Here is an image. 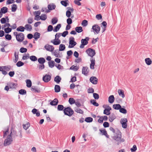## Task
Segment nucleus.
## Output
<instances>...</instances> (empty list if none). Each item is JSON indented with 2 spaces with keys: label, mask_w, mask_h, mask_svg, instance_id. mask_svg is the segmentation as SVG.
I'll list each match as a JSON object with an SVG mask.
<instances>
[{
  "label": "nucleus",
  "mask_w": 152,
  "mask_h": 152,
  "mask_svg": "<svg viewBox=\"0 0 152 152\" xmlns=\"http://www.w3.org/2000/svg\"><path fill=\"white\" fill-rule=\"evenodd\" d=\"M24 35L23 33H20L18 34L17 39H16V40L18 42H22L24 40Z\"/></svg>",
  "instance_id": "1a4fd4ad"
},
{
  "label": "nucleus",
  "mask_w": 152,
  "mask_h": 152,
  "mask_svg": "<svg viewBox=\"0 0 152 152\" xmlns=\"http://www.w3.org/2000/svg\"><path fill=\"white\" fill-rule=\"evenodd\" d=\"M65 46L64 45L61 44L59 45V50L63 51L65 50Z\"/></svg>",
  "instance_id": "58836bf2"
},
{
  "label": "nucleus",
  "mask_w": 152,
  "mask_h": 152,
  "mask_svg": "<svg viewBox=\"0 0 152 152\" xmlns=\"http://www.w3.org/2000/svg\"><path fill=\"white\" fill-rule=\"evenodd\" d=\"M67 1H68V0H66L65 1H61V3L62 5L66 7L69 4L67 2Z\"/></svg>",
  "instance_id": "ea45409f"
},
{
  "label": "nucleus",
  "mask_w": 152,
  "mask_h": 152,
  "mask_svg": "<svg viewBox=\"0 0 152 152\" xmlns=\"http://www.w3.org/2000/svg\"><path fill=\"white\" fill-rule=\"evenodd\" d=\"M71 15V12L70 11L67 10L66 12V16L68 18H69L70 17Z\"/></svg>",
  "instance_id": "052dcab7"
},
{
  "label": "nucleus",
  "mask_w": 152,
  "mask_h": 152,
  "mask_svg": "<svg viewBox=\"0 0 152 152\" xmlns=\"http://www.w3.org/2000/svg\"><path fill=\"white\" fill-rule=\"evenodd\" d=\"M60 87L58 85H56L54 88L55 91L56 92H58L60 91Z\"/></svg>",
  "instance_id": "f704fd0d"
},
{
  "label": "nucleus",
  "mask_w": 152,
  "mask_h": 152,
  "mask_svg": "<svg viewBox=\"0 0 152 152\" xmlns=\"http://www.w3.org/2000/svg\"><path fill=\"white\" fill-rule=\"evenodd\" d=\"M145 61L146 64L148 65H151L152 63L151 60L149 58H145Z\"/></svg>",
  "instance_id": "c9c22d12"
},
{
  "label": "nucleus",
  "mask_w": 152,
  "mask_h": 152,
  "mask_svg": "<svg viewBox=\"0 0 152 152\" xmlns=\"http://www.w3.org/2000/svg\"><path fill=\"white\" fill-rule=\"evenodd\" d=\"M64 108V106L61 104H59L58 106L57 109L58 110L61 111Z\"/></svg>",
  "instance_id": "13d9d810"
},
{
  "label": "nucleus",
  "mask_w": 152,
  "mask_h": 152,
  "mask_svg": "<svg viewBox=\"0 0 152 152\" xmlns=\"http://www.w3.org/2000/svg\"><path fill=\"white\" fill-rule=\"evenodd\" d=\"M121 133L120 132V134H118L116 135V136H114L113 137V139L116 141L119 142L117 143L118 145H119L120 143L121 142H123L124 141V140L123 138H121Z\"/></svg>",
  "instance_id": "f03ea898"
},
{
  "label": "nucleus",
  "mask_w": 152,
  "mask_h": 152,
  "mask_svg": "<svg viewBox=\"0 0 152 152\" xmlns=\"http://www.w3.org/2000/svg\"><path fill=\"white\" fill-rule=\"evenodd\" d=\"M79 68L78 66L73 65L70 67V69L76 71Z\"/></svg>",
  "instance_id": "a18cd8bd"
},
{
  "label": "nucleus",
  "mask_w": 152,
  "mask_h": 152,
  "mask_svg": "<svg viewBox=\"0 0 152 152\" xmlns=\"http://www.w3.org/2000/svg\"><path fill=\"white\" fill-rule=\"evenodd\" d=\"M5 37L6 39L8 40H10L12 39V36L11 35L8 34L6 35Z\"/></svg>",
  "instance_id": "e2e57ef3"
},
{
  "label": "nucleus",
  "mask_w": 152,
  "mask_h": 152,
  "mask_svg": "<svg viewBox=\"0 0 152 152\" xmlns=\"http://www.w3.org/2000/svg\"><path fill=\"white\" fill-rule=\"evenodd\" d=\"M103 113L107 115H109L110 114V112L108 110L105 109L104 110Z\"/></svg>",
  "instance_id": "603ef678"
},
{
  "label": "nucleus",
  "mask_w": 152,
  "mask_h": 152,
  "mask_svg": "<svg viewBox=\"0 0 152 152\" xmlns=\"http://www.w3.org/2000/svg\"><path fill=\"white\" fill-rule=\"evenodd\" d=\"M25 28L24 27L20 26H19L16 29V30L18 31L23 32L24 31Z\"/></svg>",
  "instance_id": "e433bc0d"
},
{
  "label": "nucleus",
  "mask_w": 152,
  "mask_h": 152,
  "mask_svg": "<svg viewBox=\"0 0 152 152\" xmlns=\"http://www.w3.org/2000/svg\"><path fill=\"white\" fill-rule=\"evenodd\" d=\"M75 111L77 113H80L81 114H83L84 113L83 111L79 108L75 107Z\"/></svg>",
  "instance_id": "7c9ffc66"
},
{
  "label": "nucleus",
  "mask_w": 152,
  "mask_h": 152,
  "mask_svg": "<svg viewBox=\"0 0 152 152\" xmlns=\"http://www.w3.org/2000/svg\"><path fill=\"white\" fill-rule=\"evenodd\" d=\"M89 38L86 37L84 39H82L81 40V44L80 46V48H84V46L87 45L88 43V41L89 40Z\"/></svg>",
  "instance_id": "20e7f679"
},
{
  "label": "nucleus",
  "mask_w": 152,
  "mask_h": 152,
  "mask_svg": "<svg viewBox=\"0 0 152 152\" xmlns=\"http://www.w3.org/2000/svg\"><path fill=\"white\" fill-rule=\"evenodd\" d=\"M5 32L6 33H8L11 32L12 31V28L9 27L5 28L4 29Z\"/></svg>",
  "instance_id": "864d4df0"
},
{
  "label": "nucleus",
  "mask_w": 152,
  "mask_h": 152,
  "mask_svg": "<svg viewBox=\"0 0 152 152\" xmlns=\"http://www.w3.org/2000/svg\"><path fill=\"white\" fill-rule=\"evenodd\" d=\"M69 40V45L68 46L69 48H72L77 44L76 42L75 41V38L74 37H70Z\"/></svg>",
  "instance_id": "7ed1b4c3"
},
{
  "label": "nucleus",
  "mask_w": 152,
  "mask_h": 152,
  "mask_svg": "<svg viewBox=\"0 0 152 152\" xmlns=\"http://www.w3.org/2000/svg\"><path fill=\"white\" fill-rule=\"evenodd\" d=\"M32 85V83L30 80H27L26 81V86L28 88L31 87Z\"/></svg>",
  "instance_id": "de8ad7c7"
},
{
  "label": "nucleus",
  "mask_w": 152,
  "mask_h": 152,
  "mask_svg": "<svg viewBox=\"0 0 152 152\" xmlns=\"http://www.w3.org/2000/svg\"><path fill=\"white\" fill-rule=\"evenodd\" d=\"M23 128L25 130H26L30 126V125L29 123V122H28L26 124H23Z\"/></svg>",
  "instance_id": "3c124183"
},
{
  "label": "nucleus",
  "mask_w": 152,
  "mask_h": 152,
  "mask_svg": "<svg viewBox=\"0 0 152 152\" xmlns=\"http://www.w3.org/2000/svg\"><path fill=\"white\" fill-rule=\"evenodd\" d=\"M17 85L16 83H11L10 85V88H15Z\"/></svg>",
  "instance_id": "bf43d9fd"
},
{
  "label": "nucleus",
  "mask_w": 152,
  "mask_h": 152,
  "mask_svg": "<svg viewBox=\"0 0 152 152\" xmlns=\"http://www.w3.org/2000/svg\"><path fill=\"white\" fill-rule=\"evenodd\" d=\"M61 27V24H58L56 26L54 27V28L53 30L54 32H57L58 31Z\"/></svg>",
  "instance_id": "4be33fe9"
},
{
  "label": "nucleus",
  "mask_w": 152,
  "mask_h": 152,
  "mask_svg": "<svg viewBox=\"0 0 152 152\" xmlns=\"http://www.w3.org/2000/svg\"><path fill=\"white\" fill-rule=\"evenodd\" d=\"M47 18V16L46 14H42L40 16L39 20L41 19L42 20H45Z\"/></svg>",
  "instance_id": "473e14b6"
},
{
  "label": "nucleus",
  "mask_w": 152,
  "mask_h": 152,
  "mask_svg": "<svg viewBox=\"0 0 152 152\" xmlns=\"http://www.w3.org/2000/svg\"><path fill=\"white\" fill-rule=\"evenodd\" d=\"M56 7V6L54 4H50L48 6V8L50 11L54 9Z\"/></svg>",
  "instance_id": "aec40b11"
},
{
  "label": "nucleus",
  "mask_w": 152,
  "mask_h": 152,
  "mask_svg": "<svg viewBox=\"0 0 152 152\" xmlns=\"http://www.w3.org/2000/svg\"><path fill=\"white\" fill-rule=\"evenodd\" d=\"M25 29L27 31H31L32 29V28L31 25L29 24H26L24 26Z\"/></svg>",
  "instance_id": "c756f323"
},
{
  "label": "nucleus",
  "mask_w": 152,
  "mask_h": 152,
  "mask_svg": "<svg viewBox=\"0 0 152 152\" xmlns=\"http://www.w3.org/2000/svg\"><path fill=\"white\" fill-rule=\"evenodd\" d=\"M39 63L41 64H44L45 62V59L42 57H41L39 58L38 59Z\"/></svg>",
  "instance_id": "bb28decb"
},
{
  "label": "nucleus",
  "mask_w": 152,
  "mask_h": 152,
  "mask_svg": "<svg viewBox=\"0 0 152 152\" xmlns=\"http://www.w3.org/2000/svg\"><path fill=\"white\" fill-rule=\"evenodd\" d=\"M17 8V5L14 4L12 5L11 8L12 11V12H15Z\"/></svg>",
  "instance_id": "c03bdc74"
},
{
  "label": "nucleus",
  "mask_w": 152,
  "mask_h": 152,
  "mask_svg": "<svg viewBox=\"0 0 152 152\" xmlns=\"http://www.w3.org/2000/svg\"><path fill=\"white\" fill-rule=\"evenodd\" d=\"M36 13V15L35 16V18H37L38 17V19H36V18H34V19L35 20H39V18H40V16L39 15L40 14V12L39 11H37L35 12Z\"/></svg>",
  "instance_id": "79ce46f5"
},
{
  "label": "nucleus",
  "mask_w": 152,
  "mask_h": 152,
  "mask_svg": "<svg viewBox=\"0 0 152 152\" xmlns=\"http://www.w3.org/2000/svg\"><path fill=\"white\" fill-rule=\"evenodd\" d=\"M61 80V78L58 75L56 76L54 78V80L58 84Z\"/></svg>",
  "instance_id": "393cba45"
},
{
  "label": "nucleus",
  "mask_w": 152,
  "mask_h": 152,
  "mask_svg": "<svg viewBox=\"0 0 152 152\" xmlns=\"http://www.w3.org/2000/svg\"><path fill=\"white\" fill-rule=\"evenodd\" d=\"M82 25L83 26H86L88 25V21L85 20H83L82 23Z\"/></svg>",
  "instance_id": "680f3d73"
},
{
  "label": "nucleus",
  "mask_w": 152,
  "mask_h": 152,
  "mask_svg": "<svg viewBox=\"0 0 152 152\" xmlns=\"http://www.w3.org/2000/svg\"><path fill=\"white\" fill-rule=\"evenodd\" d=\"M31 112L34 114H36V115L37 117L39 116L40 115V112L37 109L35 108L33 109Z\"/></svg>",
  "instance_id": "412c9836"
},
{
  "label": "nucleus",
  "mask_w": 152,
  "mask_h": 152,
  "mask_svg": "<svg viewBox=\"0 0 152 152\" xmlns=\"http://www.w3.org/2000/svg\"><path fill=\"white\" fill-rule=\"evenodd\" d=\"M12 141V138H11L7 136L4 141V145L6 146L10 145Z\"/></svg>",
  "instance_id": "423d86ee"
},
{
  "label": "nucleus",
  "mask_w": 152,
  "mask_h": 152,
  "mask_svg": "<svg viewBox=\"0 0 152 152\" xmlns=\"http://www.w3.org/2000/svg\"><path fill=\"white\" fill-rule=\"evenodd\" d=\"M8 9L6 7H3L1 9L0 11L2 13L5 14L7 12Z\"/></svg>",
  "instance_id": "c85d7f7f"
},
{
  "label": "nucleus",
  "mask_w": 152,
  "mask_h": 152,
  "mask_svg": "<svg viewBox=\"0 0 152 152\" xmlns=\"http://www.w3.org/2000/svg\"><path fill=\"white\" fill-rule=\"evenodd\" d=\"M127 119L126 118H122L120 122L124 128H126L127 127Z\"/></svg>",
  "instance_id": "0eeeda50"
},
{
  "label": "nucleus",
  "mask_w": 152,
  "mask_h": 152,
  "mask_svg": "<svg viewBox=\"0 0 152 152\" xmlns=\"http://www.w3.org/2000/svg\"><path fill=\"white\" fill-rule=\"evenodd\" d=\"M91 103L94 106L97 107L99 106V104L98 103H97L96 100L94 99H92L90 101Z\"/></svg>",
  "instance_id": "4c0bfd02"
},
{
  "label": "nucleus",
  "mask_w": 152,
  "mask_h": 152,
  "mask_svg": "<svg viewBox=\"0 0 152 152\" xmlns=\"http://www.w3.org/2000/svg\"><path fill=\"white\" fill-rule=\"evenodd\" d=\"M90 81L94 84H96L97 83L98 79L95 77H91L90 79Z\"/></svg>",
  "instance_id": "ddd939ff"
},
{
  "label": "nucleus",
  "mask_w": 152,
  "mask_h": 152,
  "mask_svg": "<svg viewBox=\"0 0 152 152\" xmlns=\"http://www.w3.org/2000/svg\"><path fill=\"white\" fill-rule=\"evenodd\" d=\"M89 69L87 67H83L82 70V74L85 75H87L88 73Z\"/></svg>",
  "instance_id": "4468645a"
},
{
  "label": "nucleus",
  "mask_w": 152,
  "mask_h": 152,
  "mask_svg": "<svg viewBox=\"0 0 152 152\" xmlns=\"http://www.w3.org/2000/svg\"><path fill=\"white\" fill-rule=\"evenodd\" d=\"M86 52L89 56L91 57V58H93V57L96 54L95 50L91 48H89L87 49Z\"/></svg>",
  "instance_id": "39448f33"
},
{
  "label": "nucleus",
  "mask_w": 152,
  "mask_h": 152,
  "mask_svg": "<svg viewBox=\"0 0 152 152\" xmlns=\"http://www.w3.org/2000/svg\"><path fill=\"white\" fill-rule=\"evenodd\" d=\"M118 92L119 95L121 96L122 98H124L125 97V94L124 93V91L122 90L119 89H118Z\"/></svg>",
  "instance_id": "b1692460"
},
{
  "label": "nucleus",
  "mask_w": 152,
  "mask_h": 152,
  "mask_svg": "<svg viewBox=\"0 0 152 152\" xmlns=\"http://www.w3.org/2000/svg\"><path fill=\"white\" fill-rule=\"evenodd\" d=\"M19 93L20 94L23 95L26 94V91L24 89H21L19 91Z\"/></svg>",
  "instance_id": "8fccbe9b"
},
{
  "label": "nucleus",
  "mask_w": 152,
  "mask_h": 152,
  "mask_svg": "<svg viewBox=\"0 0 152 152\" xmlns=\"http://www.w3.org/2000/svg\"><path fill=\"white\" fill-rule=\"evenodd\" d=\"M93 119L91 117H88L85 118V121L87 123L91 122L93 121Z\"/></svg>",
  "instance_id": "a19ab883"
},
{
  "label": "nucleus",
  "mask_w": 152,
  "mask_h": 152,
  "mask_svg": "<svg viewBox=\"0 0 152 152\" xmlns=\"http://www.w3.org/2000/svg\"><path fill=\"white\" fill-rule=\"evenodd\" d=\"M48 64L49 67L52 68L55 66V63L53 61H51L48 62Z\"/></svg>",
  "instance_id": "72a5a7b5"
},
{
  "label": "nucleus",
  "mask_w": 152,
  "mask_h": 152,
  "mask_svg": "<svg viewBox=\"0 0 152 152\" xmlns=\"http://www.w3.org/2000/svg\"><path fill=\"white\" fill-rule=\"evenodd\" d=\"M51 42L53 43V44L55 45H59L61 43V40L59 39H55L51 40Z\"/></svg>",
  "instance_id": "f3484780"
},
{
  "label": "nucleus",
  "mask_w": 152,
  "mask_h": 152,
  "mask_svg": "<svg viewBox=\"0 0 152 152\" xmlns=\"http://www.w3.org/2000/svg\"><path fill=\"white\" fill-rule=\"evenodd\" d=\"M30 59L33 61H35L37 60V58L34 56H32L29 57Z\"/></svg>",
  "instance_id": "49530a36"
},
{
  "label": "nucleus",
  "mask_w": 152,
  "mask_h": 152,
  "mask_svg": "<svg viewBox=\"0 0 152 152\" xmlns=\"http://www.w3.org/2000/svg\"><path fill=\"white\" fill-rule=\"evenodd\" d=\"M69 102L70 104H72L75 103V101L74 99L72 98H70L69 99Z\"/></svg>",
  "instance_id": "09e8293b"
},
{
  "label": "nucleus",
  "mask_w": 152,
  "mask_h": 152,
  "mask_svg": "<svg viewBox=\"0 0 152 152\" xmlns=\"http://www.w3.org/2000/svg\"><path fill=\"white\" fill-rule=\"evenodd\" d=\"M116 118V117L114 113L110 114L108 117L109 120L110 122H113Z\"/></svg>",
  "instance_id": "a211bd4d"
},
{
  "label": "nucleus",
  "mask_w": 152,
  "mask_h": 152,
  "mask_svg": "<svg viewBox=\"0 0 152 152\" xmlns=\"http://www.w3.org/2000/svg\"><path fill=\"white\" fill-rule=\"evenodd\" d=\"M34 20L33 18L30 17L28 18L27 20V22L28 24H31L33 22Z\"/></svg>",
  "instance_id": "0e129e2a"
},
{
  "label": "nucleus",
  "mask_w": 152,
  "mask_h": 152,
  "mask_svg": "<svg viewBox=\"0 0 152 152\" xmlns=\"http://www.w3.org/2000/svg\"><path fill=\"white\" fill-rule=\"evenodd\" d=\"M44 48L47 51L50 52L53 51L54 49L53 46L48 44L45 45Z\"/></svg>",
  "instance_id": "9b49d317"
},
{
  "label": "nucleus",
  "mask_w": 152,
  "mask_h": 152,
  "mask_svg": "<svg viewBox=\"0 0 152 152\" xmlns=\"http://www.w3.org/2000/svg\"><path fill=\"white\" fill-rule=\"evenodd\" d=\"M51 78V76L49 75H46L42 78L44 82L47 83L49 81Z\"/></svg>",
  "instance_id": "9d476101"
},
{
  "label": "nucleus",
  "mask_w": 152,
  "mask_h": 152,
  "mask_svg": "<svg viewBox=\"0 0 152 152\" xmlns=\"http://www.w3.org/2000/svg\"><path fill=\"white\" fill-rule=\"evenodd\" d=\"M37 66L39 69L40 70H42L45 68V65L44 64L39 65Z\"/></svg>",
  "instance_id": "69168bd1"
},
{
  "label": "nucleus",
  "mask_w": 152,
  "mask_h": 152,
  "mask_svg": "<svg viewBox=\"0 0 152 152\" xmlns=\"http://www.w3.org/2000/svg\"><path fill=\"white\" fill-rule=\"evenodd\" d=\"M75 31L78 33H80L83 31V28L81 26H77L75 28Z\"/></svg>",
  "instance_id": "a878e982"
},
{
  "label": "nucleus",
  "mask_w": 152,
  "mask_h": 152,
  "mask_svg": "<svg viewBox=\"0 0 152 152\" xmlns=\"http://www.w3.org/2000/svg\"><path fill=\"white\" fill-rule=\"evenodd\" d=\"M40 34L38 32H36L34 34L33 37L36 40H37L38 39L40 38Z\"/></svg>",
  "instance_id": "cd10ccee"
},
{
  "label": "nucleus",
  "mask_w": 152,
  "mask_h": 152,
  "mask_svg": "<svg viewBox=\"0 0 152 152\" xmlns=\"http://www.w3.org/2000/svg\"><path fill=\"white\" fill-rule=\"evenodd\" d=\"M91 64L90 68L91 69H94V66L95 65V61L94 58H91L90 59Z\"/></svg>",
  "instance_id": "f8f14e48"
},
{
  "label": "nucleus",
  "mask_w": 152,
  "mask_h": 152,
  "mask_svg": "<svg viewBox=\"0 0 152 152\" xmlns=\"http://www.w3.org/2000/svg\"><path fill=\"white\" fill-rule=\"evenodd\" d=\"M115 98L113 95L110 96L108 98V102L110 103H113L114 101Z\"/></svg>",
  "instance_id": "5701e85b"
},
{
  "label": "nucleus",
  "mask_w": 152,
  "mask_h": 152,
  "mask_svg": "<svg viewBox=\"0 0 152 152\" xmlns=\"http://www.w3.org/2000/svg\"><path fill=\"white\" fill-rule=\"evenodd\" d=\"M7 136L11 138H12V137L15 138V137L18 136V135L16 134V132L13 131V132L11 131L10 134L8 135Z\"/></svg>",
  "instance_id": "dca6fc26"
},
{
  "label": "nucleus",
  "mask_w": 152,
  "mask_h": 152,
  "mask_svg": "<svg viewBox=\"0 0 152 152\" xmlns=\"http://www.w3.org/2000/svg\"><path fill=\"white\" fill-rule=\"evenodd\" d=\"M64 114L69 116H71L74 113V111L70 107L65 108L64 110Z\"/></svg>",
  "instance_id": "f257e3e1"
},
{
  "label": "nucleus",
  "mask_w": 152,
  "mask_h": 152,
  "mask_svg": "<svg viewBox=\"0 0 152 152\" xmlns=\"http://www.w3.org/2000/svg\"><path fill=\"white\" fill-rule=\"evenodd\" d=\"M18 67H20L24 65V63L21 61H18L16 64Z\"/></svg>",
  "instance_id": "4d7b16f0"
},
{
  "label": "nucleus",
  "mask_w": 152,
  "mask_h": 152,
  "mask_svg": "<svg viewBox=\"0 0 152 152\" xmlns=\"http://www.w3.org/2000/svg\"><path fill=\"white\" fill-rule=\"evenodd\" d=\"M58 21V19L57 18L55 17L53 18L51 20V23L53 25L56 24Z\"/></svg>",
  "instance_id": "37998d69"
},
{
  "label": "nucleus",
  "mask_w": 152,
  "mask_h": 152,
  "mask_svg": "<svg viewBox=\"0 0 152 152\" xmlns=\"http://www.w3.org/2000/svg\"><path fill=\"white\" fill-rule=\"evenodd\" d=\"M58 102V99L56 98L55 99L53 100L50 103V104L52 106H56L57 105Z\"/></svg>",
  "instance_id": "6ab92c4d"
},
{
  "label": "nucleus",
  "mask_w": 152,
  "mask_h": 152,
  "mask_svg": "<svg viewBox=\"0 0 152 152\" xmlns=\"http://www.w3.org/2000/svg\"><path fill=\"white\" fill-rule=\"evenodd\" d=\"M92 29L93 30L95 34L96 33L98 34L99 32L100 31V27L97 24H95L92 26Z\"/></svg>",
  "instance_id": "6e6552de"
},
{
  "label": "nucleus",
  "mask_w": 152,
  "mask_h": 152,
  "mask_svg": "<svg viewBox=\"0 0 152 152\" xmlns=\"http://www.w3.org/2000/svg\"><path fill=\"white\" fill-rule=\"evenodd\" d=\"M31 91L39 93L40 92V88L35 86H32L31 88Z\"/></svg>",
  "instance_id": "2eb2a0df"
},
{
  "label": "nucleus",
  "mask_w": 152,
  "mask_h": 152,
  "mask_svg": "<svg viewBox=\"0 0 152 152\" xmlns=\"http://www.w3.org/2000/svg\"><path fill=\"white\" fill-rule=\"evenodd\" d=\"M119 111L121 113L123 114H126L127 113V111L126 110L125 108H122L121 107L119 110Z\"/></svg>",
  "instance_id": "5fc2aeb1"
},
{
  "label": "nucleus",
  "mask_w": 152,
  "mask_h": 152,
  "mask_svg": "<svg viewBox=\"0 0 152 152\" xmlns=\"http://www.w3.org/2000/svg\"><path fill=\"white\" fill-rule=\"evenodd\" d=\"M27 49L26 48L22 47L20 49V51L22 53H26L27 51Z\"/></svg>",
  "instance_id": "6e6d98bb"
},
{
  "label": "nucleus",
  "mask_w": 152,
  "mask_h": 152,
  "mask_svg": "<svg viewBox=\"0 0 152 152\" xmlns=\"http://www.w3.org/2000/svg\"><path fill=\"white\" fill-rule=\"evenodd\" d=\"M66 22L68 25H70L72 23V20L71 18H68L66 20Z\"/></svg>",
  "instance_id": "338daca9"
},
{
  "label": "nucleus",
  "mask_w": 152,
  "mask_h": 152,
  "mask_svg": "<svg viewBox=\"0 0 152 152\" xmlns=\"http://www.w3.org/2000/svg\"><path fill=\"white\" fill-rule=\"evenodd\" d=\"M93 97L95 99H97L99 98V94L96 93H94L93 94Z\"/></svg>",
  "instance_id": "774afa93"
},
{
  "label": "nucleus",
  "mask_w": 152,
  "mask_h": 152,
  "mask_svg": "<svg viewBox=\"0 0 152 152\" xmlns=\"http://www.w3.org/2000/svg\"><path fill=\"white\" fill-rule=\"evenodd\" d=\"M113 108L115 110H119L120 108H121V106L119 104H113Z\"/></svg>",
  "instance_id": "2f4dec72"
}]
</instances>
